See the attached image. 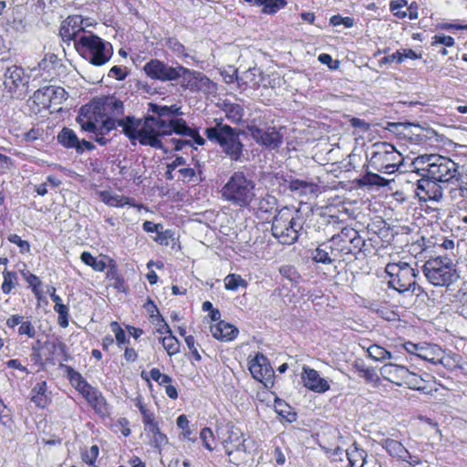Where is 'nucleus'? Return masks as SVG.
Masks as SVG:
<instances>
[{"label": "nucleus", "instance_id": "bf43d9fd", "mask_svg": "<svg viewBox=\"0 0 467 467\" xmlns=\"http://www.w3.org/2000/svg\"><path fill=\"white\" fill-rule=\"evenodd\" d=\"M200 437L203 442L205 448L209 451H213V447L212 445V441H213V433L210 428H204L202 430L200 433Z\"/></svg>", "mask_w": 467, "mask_h": 467}, {"label": "nucleus", "instance_id": "58836bf2", "mask_svg": "<svg viewBox=\"0 0 467 467\" xmlns=\"http://www.w3.org/2000/svg\"><path fill=\"white\" fill-rule=\"evenodd\" d=\"M223 111L227 119L233 123H239L244 118V109L236 103H224Z\"/></svg>", "mask_w": 467, "mask_h": 467}, {"label": "nucleus", "instance_id": "412c9836", "mask_svg": "<svg viewBox=\"0 0 467 467\" xmlns=\"http://www.w3.org/2000/svg\"><path fill=\"white\" fill-rule=\"evenodd\" d=\"M356 234V231L353 229H343L340 234L332 236L327 242L333 249L337 260L351 253V247L349 244V238L348 236Z\"/></svg>", "mask_w": 467, "mask_h": 467}, {"label": "nucleus", "instance_id": "a211bd4d", "mask_svg": "<svg viewBox=\"0 0 467 467\" xmlns=\"http://www.w3.org/2000/svg\"><path fill=\"white\" fill-rule=\"evenodd\" d=\"M276 180L282 181L285 188L289 189L298 196L316 197L319 192L317 184L303 180L285 178L284 175L276 176Z\"/></svg>", "mask_w": 467, "mask_h": 467}, {"label": "nucleus", "instance_id": "2eb2a0df", "mask_svg": "<svg viewBox=\"0 0 467 467\" xmlns=\"http://www.w3.org/2000/svg\"><path fill=\"white\" fill-rule=\"evenodd\" d=\"M87 19H84L81 16H69L61 24L59 29V35L63 41H74L81 36L83 32H88L85 28L88 26Z\"/></svg>", "mask_w": 467, "mask_h": 467}, {"label": "nucleus", "instance_id": "4d7b16f0", "mask_svg": "<svg viewBox=\"0 0 467 467\" xmlns=\"http://www.w3.org/2000/svg\"><path fill=\"white\" fill-rule=\"evenodd\" d=\"M363 181L365 184L369 185L384 186L387 184L386 179L375 173H368L364 176Z\"/></svg>", "mask_w": 467, "mask_h": 467}, {"label": "nucleus", "instance_id": "7c9ffc66", "mask_svg": "<svg viewBox=\"0 0 467 467\" xmlns=\"http://www.w3.org/2000/svg\"><path fill=\"white\" fill-rule=\"evenodd\" d=\"M84 398L98 414L101 416L108 414L109 411L106 400L102 396L101 392L97 389L93 388L91 391H89L88 395Z\"/></svg>", "mask_w": 467, "mask_h": 467}, {"label": "nucleus", "instance_id": "f257e3e1", "mask_svg": "<svg viewBox=\"0 0 467 467\" xmlns=\"http://www.w3.org/2000/svg\"><path fill=\"white\" fill-rule=\"evenodd\" d=\"M412 166L421 176L431 178L443 185L451 183L456 186L451 189V193L462 191L458 164L450 158L439 154H423L413 160Z\"/></svg>", "mask_w": 467, "mask_h": 467}, {"label": "nucleus", "instance_id": "79ce46f5", "mask_svg": "<svg viewBox=\"0 0 467 467\" xmlns=\"http://www.w3.org/2000/svg\"><path fill=\"white\" fill-rule=\"evenodd\" d=\"M163 348L166 350L167 354L171 357L180 352L181 343L180 341L171 334H169L165 337L160 338Z\"/></svg>", "mask_w": 467, "mask_h": 467}, {"label": "nucleus", "instance_id": "4c0bfd02", "mask_svg": "<svg viewBox=\"0 0 467 467\" xmlns=\"http://www.w3.org/2000/svg\"><path fill=\"white\" fill-rule=\"evenodd\" d=\"M403 385H407L411 389L423 392H426L428 389L426 380L416 373L410 372L409 369L407 371Z\"/></svg>", "mask_w": 467, "mask_h": 467}, {"label": "nucleus", "instance_id": "bb28decb", "mask_svg": "<svg viewBox=\"0 0 467 467\" xmlns=\"http://www.w3.org/2000/svg\"><path fill=\"white\" fill-rule=\"evenodd\" d=\"M210 330L214 338L224 341L233 340L238 334V329L235 327L224 321L212 325Z\"/></svg>", "mask_w": 467, "mask_h": 467}, {"label": "nucleus", "instance_id": "ea45409f", "mask_svg": "<svg viewBox=\"0 0 467 467\" xmlns=\"http://www.w3.org/2000/svg\"><path fill=\"white\" fill-rule=\"evenodd\" d=\"M262 71L258 67L249 68L244 71L239 79L243 82V84L253 88H257L259 79H261Z\"/></svg>", "mask_w": 467, "mask_h": 467}, {"label": "nucleus", "instance_id": "72a5a7b5", "mask_svg": "<svg viewBox=\"0 0 467 467\" xmlns=\"http://www.w3.org/2000/svg\"><path fill=\"white\" fill-rule=\"evenodd\" d=\"M117 127H119L118 119L107 118L100 125H98V130L95 133V136H91V139L104 146L109 142V140L105 138V135L115 130Z\"/></svg>", "mask_w": 467, "mask_h": 467}, {"label": "nucleus", "instance_id": "dca6fc26", "mask_svg": "<svg viewBox=\"0 0 467 467\" xmlns=\"http://www.w3.org/2000/svg\"><path fill=\"white\" fill-rule=\"evenodd\" d=\"M443 186L442 183L431 178L422 176V178L417 182L415 194L423 202H438L442 198Z\"/></svg>", "mask_w": 467, "mask_h": 467}, {"label": "nucleus", "instance_id": "c85d7f7f", "mask_svg": "<svg viewBox=\"0 0 467 467\" xmlns=\"http://www.w3.org/2000/svg\"><path fill=\"white\" fill-rule=\"evenodd\" d=\"M380 444L390 456L396 457L400 461H408V457H410L409 451L401 442L396 440L389 438L384 439L380 441Z\"/></svg>", "mask_w": 467, "mask_h": 467}, {"label": "nucleus", "instance_id": "338daca9", "mask_svg": "<svg viewBox=\"0 0 467 467\" xmlns=\"http://www.w3.org/2000/svg\"><path fill=\"white\" fill-rule=\"evenodd\" d=\"M99 455V447L93 445L89 451L83 454V461L88 464H93Z\"/></svg>", "mask_w": 467, "mask_h": 467}, {"label": "nucleus", "instance_id": "9d476101", "mask_svg": "<svg viewBox=\"0 0 467 467\" xmlns=\"http://www.w3.org/2000/svg\"><path fill=\"white\" fill-rule=\"evenodd\" d=\"M386 273L390 277L389 285L400 293L420 289L415 280L418 272L406 262L389 263L386 265Z\"/></svg>", "mask_w": 467, "mask_h": 467}, {"label": "nucleus", "instance_id": "6e6d98bb", "mask_svg": "<svg viewBox=\"0 0 467 467\" xmlns=\"http://www.w3.org/2000/svg\"><path fill=\"white\" fill-rule=\"evenodd\" d=\"M395 16L399 18L409 17L410 20H414L418 18V5L416 3H411L406 12H395Z\"/></svg>", "mask_w": 467, "mask_h": 467}, {"label": "nucleus", "instance_id": "423d86ee", "mask_svg": "<svg viewBox=\"0 0 467 467\" xmlns=\"http://www.w3.org/2000/svg\"><path fill=\"white\" fill-rule=\"evenodd\" d=\"M214 122V126L205 129V136L210 141L217 143L222 151L232 161H240L243 157L244 144L240 140L239 131L217 119Z\"/></svg>", "mask_w": 467, "mask_h": 467}, {"label": "nucleus", "instance_id": "c03bdc74", "mask_svg": "<svg viewBox=\"0 0 467 467\" xmlns=\"http://www.w3.org/2000/svg\"><path fill=\"white\" fill-rule=\"evenodd\" d=\"M80 259L85 265L92 267L94 271L103 272L106 268V263L102 260H98L89 252H83Z\"/></svg>", "mask_w": 467, "mask_h": 467}, {"label": "nucleus", "instance_id": "864d4df0", "mask_svg": "<svg viewBox=\"0 0 467 467\" xmlns=\"http://www.w3.org/2000/svg\"><path fill=\"white\" fill-rule=\"evenodd\" d=\"M286 5L285 0H268L263 12L265 14H275Z\"/></svg>", "mask_w": 467, "mask_h": 467}, {"label": "nucleus", "instance_id": "e2e57ef3", "mask_svg": "<svg viewBox=\"0 0 467 467\" xmlns=\"http://www.w3.org/2000/svg\"><path fill=\"white\" fill-rule=\"evenodd\" d=\"M453 37L445 35H435L433 36L432 45H443L445 47H452L454 45Z\"/></svg>", "mask_w": 467, "mask_h": 467}, {"label": "nucleus", "instance_id": "c756f323", "mask_svg": "<svg viewBox=\"0 0 467 467\" xmlns=\"http://www.w3.org/2000/svg\"><path fill=\"white\" fill-rule=\"evenodd\" d=\"M58 142L67 149H74L78 153H82L83 149L79 146V139L76 132L68 128H63L57 135Z\"/></svg>", "mask_w": 467, "mask_h": 467}, {"label": "nucleus", "instance_id": "f704fd0d", "mask_svg": "<svg viewBox=\"0 0 467 467\" xmlns=\"http://www.w3.org/2000/svg\"><path fill=\"white\" fill-rule=\"evenodd\" d=\"M146 435L149 437L151 445L155 448L161 449L162 446L168 444L167 436L161 431L159 424L144 428Z\"/></svg>", "mask_w": 467, "mask_h": 467}, {"label": "nucleus", "instance_id": "1a4fd4ad", "mask_svg": "<svg viewBox=\"0 0 467 467\" xmlns=\"http://www.w3.org/2000/svg\"><path fill=\"white\" fill-rule=\"evenodd\" d=\"M402 162V156L393 145L386 142L372 145L369 164L376 171L392 174Z\"/></svg>", "mask_w": 467, "mask_h": 467}, {"label": "nucleus", "instance_id": "a19ab883", "mask_svg": "<svg viewBox=\"0 0 467 467\" xmlns=\"http://www.w3.org/2000/svg\"><path fill=\"white\" fill-rule=\"evenodd\" d=\"M32 101L39 109L50 108L52 105L50 91L47 90V87L37 89L34 92Z\"/></svg>", "mask_w": 467, "mask_h": 467}, {"label": "nucleus", "instance_id": "ddd939ff", "mask_svg": "<svg viewBox=\"0 0 467 467\" xmlns=\"http://www.w3.org/2000/svg\"><path fill=\"white\" fill-rule=\"evenodd\" d=\"M143 69L151 79L164 82L179 79L182 66L171 67L159 59H151L145 64Z\"/></svg>", "mask_w": 467, "mask_h": 467}, {"label": "nucleus", "instance_id": "393cba45", "mask_svg": "<svg viewBox=\"0 0 467 467\" xmlns=\"http://www.w3.org/2000/svg\"><path fill=\"white\" fill-rule=\"evenodd\" d=\"M310 256L315 263L323 265H331L338 261L328 242H324L312 250Z\"/></svg>", "mask_w": 467, "mask_h": 467}, {"label": "nucleus", "instance_id": "3c124183", "mask_svg": "<svg viewBox=\"0 0 467 467\" xmlns=\"http://www.w3.org/2000/svg\"><path fill=\"white\" fill-rule=\"evenodd\" d=\"M280 274L291 282L296 283L300 278L296 269L292 265H283L279 269Z\"/></svg>", "mask_w": 467, "mask_h": 467}, {"label": "nucleus", "instance_id": "052dcab7", "mask_svg": "<svg viewBox=\"0 0 467 467\" xmlns=\"http://www.w3.org/2000/svg\"><path fill=\"white\" fill-rule=\"evenodd\" d=\"M424 343L415 344L410 341L405 342L402 347L403 348L411 355H415L418 358H420L421 351L423 348Z\"/></svg>", "mask_w": 467, "mask_h": 467}, {"label": "nucleus", "instance_id": "0e129e2a", "mask_svg": "<svg viewBox=\"0 0 467 467\" xmlns=\"http://www.w3.org/2000/svg\"><path fill=\"white\" fill-rule=\"evenodd\" d=\"M108 76L117 80H123L127 77V72L124 67L114 66L109 69Z\"/></svg>", "mask_w": 467, "mask_h": 467}, {"label": "nucleus", "instance_id": "13d9d810", "mask_svg": "<svg viewBox=\"0 0 467 467\" xmlns=\"http://www.w3.org/2000/svg\"><path fill=\"white\" fill-rule=\"evenodd\" d=\"M354 368L358 372L360 377L365 378L367 380H371L374 375L373 369L368 368L364 363L362 362H356L354 364Z\"/></svg>", "mask_w": 467, "mask_h": 467}, {"label": "nucleus", "instance_id": "b1692460", "mask_svg": "<svg viewBox=\"0 0 467 467\" xmlns=\"http://www.w3.org/2000/svg\"><path fill=\"white\" fill-rule=\"evenodd\" d=\"M24 78L23 68L13 65L8 67L5 72L4 84L10 92H14L16 88L25 85Z\"/></svg>", "mask_w": 467, "mask_h": 467}, {"label": "nucleus", "instance_id": "473e14b6", "mask_svg": "<svg viewBox=\"0 0 467 467\" xmlns=\"http://www.w3.org/2000/svg\"><path fill=\"white\" fill-rule=\"evenodd\" d=\"M117 127H119L118 119L107 118L100 125H98V130L95 133V136H91V139L104 146L109 142V140L105 138V135L115 130Z\"/></svg>", "mask_w": 467, "mask_h": 467}, {"label": "nucleus", "instance_id": "e433bc0d", "mask_svg": "<svg viewBox=\"0 0 467 467\" xmlns=\"http://www.w3.org/2000/svg\"><path fill=\"white\" fill-rule=\"evenodd\" d=\"M88 113V109L82 108L80 115L77 118V122L80 125L82 130L90 132L95 136L98 130V124L93 117Z\"/></svg>", "mask_w": 467, "mask_h": 467}, {"label": "nucleus", "instance_id": "39448f33", "mask_svg": "<svg viewBox=\"0 0 467 467\" xmlns=\"http://www.w3.org/2000/svg\"><path fill=\"white\" fill-rule=\"evenodd\" d=\"M214 122V126L205 129V136L210 141L217 143L222 151L232 161H240L243 157L244 144L240 140L239 131L217 119Z\"/></svg>", "mask_w": 467, "mask_h": 467}, {"label": "nucleus", "instance_id": "5fc2aeb1", "mask_svg": "<svg viewBox=\"0 0 467 467\" xmlns=\"http://www.w3.org/2000/svg\"><path fill=\"white\" fill-rule=\"evenodd\" d=\"M106 204L113 207H123L129 203V199L119 195H109L104 197Z\"/></svg>", "mask_w": 467, "mask_h": 467}, {"label": "nucleus", "instance_id": "7ed1b4c3", "mask_svg": "<svg viewBox=\"0 0 467 467\" xmlns=\"http://www.w3.org/2000/svg\"><path fill=\"white\" fill-rule=\"evenodd\" d=\"M155 123L153 116L145 117L143 122L132 116L118 119V126L122 128V132L131 144L135 145L136 140H139L141 145L163 149L161 140L156 137Z\"/></svg>", "mask_w": 467, "mask_h": 467}, {"label": "nucleus", "instance_id": "cd10ccee", "mask_svg": "<svg viewBox=\"0 0 467 467\" xmlns=\"http://www.w3.org/2000/svg\"><path fill=\"white\" fill-rule=\"evenodd\" d=\"M149 111H151L154 114L153 119L155 120H161V119H176V116L182 115L181 108L177 107L176 105L168 107L150 103Z\"/></svg>", "mask_w": 467, "mask_h": 467}, {"label": "nucleus", "instance_id": "8fccbe9b", "mask_svg": "<svg viewBox=\"0 0 467 467\" xmlns=\"http://www.w3.org/2000/svg\"><path fill=\"white\" fill-rule=\"evenodd\" d=\"M54 310L58 314V324L62 327L68 326V307L64 305L54 306Z\"/></svg>", "mask_w": 467, "mask_h": 467}, {"label": "nucleus", "instance_id": "6ab92c4d", "mask_svg": "<svg viewBox=\"0 0 467 467\" xmlns=\"http://www.w3.org/2000/svg\"><path fill=\"white\" fill-rule=\"evenodd\" d=\"M182 78V86L191 91L210 90L213 82L202 73L191 70L182 67L180 71V78Z\"/></svg>", "mask_w": 467, "mask_h": 467}, {"label": "nucleus", "instance_id": "774afa93", "mask_svg": "<svg viewBox=\"0 0 467 467\" xmlns=\"http://www.w3.org/2000/svg\"><path fill=\"white\" fill-rule=\"evenodd\" d=\"M8 241L10 243L17 244L21 248L22 251H26V252L29 251L30 245L28 244V242L22 240L21 237L16 234H10L8 236Z\"/></svg>", "mask_w": 467, "mask_h": 467}, {"label": "nucleus", "instance_id": "2f4dec72", "mask_svg": "<svg viewBox=\"0 0 467 467\" xmlns=\"http://www.w3.org/2000/svg\"><path fill=\"white\" fill-rule=\"evenodd\" d=\"M117 127H119L118 119L107 118L100 125H98V130L95 133V136H91V139L104 146L109 142V140L105 138V135L115 130Z\"/></svg>", "mask_w": 467, "mask_h": 467}, {"label": "nucleus", "instance_id": "f8f14e48", "mask_svg": "<svg viewBox=\"0 0 467 467\" xmlns=\"http://www.w3.org/2000/svg\"><path fill=\"white\" fill-rule=\"evenodd\" d=\"M216 432L228 456L234 451H246L244 433L231 422L217 424Z\"/></svg>", "mask_w": 467, "mask_h": 467}, {"label": "nucleus", "instance_id": "f03ea898", "mask_svg": "<svg viewBox=\"0 0 467 467\" xmlns=\"http://www.w3.org/2000/svg\"><path fill=\"white\" fill-rule=\"evenodd\" d=\"M304 223L299 209L285 206L273 218L272 234L282 244H293L297 241Z\"/></svg>", "mask_w": 467, "mask_h": 467}, {"label": "nucleus", "instance_id": "69168bd1", "mask_svg": "<svg viewBox=\"0 0 467 467\" xmlns=\"http://www.w3.org/2000/svg\"><path fill=\"white\" fill-rule=\"evenodd\" d=\"M185 343H186L188 348L190 349L192 355L193 356L194 359L196 361H200L202 359V357L195 347L194 337L192 336L185 337Z\"/></svg>", "mask_w": 467, "mask_h": 467}, {"label": "nucleus", "instance_id": "aec40b11", "mask_svg": "<svg viewBox=\"0 0 467 467\" xmlns=\"http://www.w3.org/2000/svg\"><path fill=\"white\" fill-rule=\"evenodd\" d=\"M301 379L306 389L317 393H324L330 388L328 381L321 378L318 371L306 366L303 367Z\"/></svg>", "mask_w": 467, "mask_h": 467}, {"label": "nucleus", "instance_id": "9b49d317", "mask_svg": "<svg viewBox=\"0 0 467 467\" xmlns=\"http://www.w3.org/2000/svg\"><path fill=\"white\" fill-rule=\"evenodd\" d=\"M156 137L161 140L162 136L176 133L191 138L197 145H203L205 140L195 129H192L183 119H167L156 120Z\"/></svg>", "mask_w": 467, "mask_h": 467}, {"label": "nucleus", "instance_id": "f3484780", "mask_svg": "<svg viewBox=\"0 0 467 467\" xmlns=\"http://www.w3.org/2000/svg\"><path fill=\"white\" fill-rule=\"evenodd\" d=\"M249 370L253 378L262 382L265 386H267L268 383L272 384L274 370L268 359L263 354L257 353L250 361Z\"/></svg>", "mask_w": 467, "mask_h": 467}, {"label": "nucleus", "instance_id": "a18cd8bd", "mask_svg": "<svg viewBox=\"0 0 467 467\" xmlns=\"http://www.w3.org/2000/svg\"><path fill=\"white\" fill-rule=\"evenodd\" d=\"M368 356L378 361L392 358V355L389 351L379 345H372L368 348Z\"/></svg>", "mask_w": 467, "mask_h": 467}, {"label": "nucleus", "instance_id": "09e8293b", "mask_svg": "<svg viewBox=\"0 0 467 467\" xmlns=\"http://www.w3.org/2000/svg\"><path fill=\"white\" fill-rule=\"evenodd\" d=\"M4 281L1 289L4 294L8 295L15 287V282L16 280V274L11 271H4L3 273Z\"/></svg>", "mask_w": 467, "mask_h": 467}, {"label": "nucleus", "instance_id": "603ef678", "mask_svg": "<svg viewBox=\"0 0 467 467\" xmlns=\"http://www.w3.org/2000/svg\"><path fill=\"white\" fill-rule=\"evenodd\" d=\"M330 23L334 26H343L345 28H350L354 25V20L349 16L343 17L339 15H336L331 16Z\"/></svg>", "mask_w": 467, "mask_h": 467}, {"label": "nucleus", "instance_id": "c9c22d12", "mask_svg": "<svg viewBox=\"0 0 467 467\" xmlns=\"http://www.w3.org/2000/svg\"><path fill=\"white\" fill-rule=\"evenodd\" d=\"M347 456L348 460L349 462L350 467H363L366 459H367V452L362 450L358 449L356 444H353L347 450Z\"/></svg>", "mask_w": 467, "mask_h": 467}, {"label": "nucleus", "instance_id": "4be33fe9", "mask_svg": "<svg viewBox=\"0 0 467 467\" xmlns=\"http://www.w3.org/2000/svg\"><path fill=\"white\" fill-rule=\"evenodd\" d=\"M253 139L267 148L275 149L281 143V136L278 131L274 128L271 130H262L257 127H251L249 129Z\"/></svg>", "mask_w": 467, "mask_h": 467}, {"label": "nucleus", "instance_id": "de8ad7c7", "mask_svg": "<svg viewBox=\"0 0 467 467\" xmlns=\"http://www.w3.org/2000/svg\"><path fill=\"white\" fill-rule=\"evenodd\" d=\"M165 46L178 57H188L185 47L175 37H169L165 40Z\"/></svg>", "mask_w": 467, "mask_h": 467}, {"label": "nucleus", "instance_id": "6e6552de", "mask_svg": "<svg viewBox=\"0 0 467 467\" xmlns=\"http://www.w3.org/2000/svg\"><path fill=\"white\" fill-rule=\"evenodd\" d=\"M427 280L433 285L445 286L457 279L455 265L448 256H436L429 259L423 265Z\"/></svg>", "mask_w": 467, "mask_h": 467}, {"label": "nucleus", "instance_id": "4468645a", "mask_svg": "<svg viewBox=\"0 0 467 467\" xmlns=\"http://www.w3.org/2000/svg\"><path fill=\"white\" fill-rule=\"evenodd\" d=\"M420 358L434 365H442L444 368L451 370L458 365V360L455 358L454 355H451V357L446 355L445 351L435 344L424 343Z\"/></svg>", "mask_w": 467, "mask_h": 467}, {"label": "nucleus", "instance_id": "37998d69", "mask_svg": "<svg viewBox=\"0 0 467 467\" xmlns=\"http://www.w3.org/2000/svg\"><path fill=\"white\" fill-rule=\"evenodd\" d=\"M247 282L240 275L229 274L224 278V286L227 290L235 291L239 287H246Z\"/></svg>", "mask_w": 467, "mask_h": 467}, {"label": "nucleus", "instance_id": "0eeeda50", "mask_svg": "<svg viewBox=\"0 0 467 467\" xmlns=\"http://www.w3.org/2000/svg\"><path fill=\"white\" fill-rule=\"evenodd\" d=\"M75 49L84 59L97 67L105 65L113 55L112 45L90 31L79 36Z\"/></svg>", "mask_w": 467, "mask_h": 467}, {"label": "nucleus", "instance_id": "49530a36", "mask_svg": "<svg viewBox=\"0 0 467 467\" xmlns=\"http://www.w3.org/2000/svg\"><path fill=\"white\" fill-rule=\"evenodd\" d=\"M47 90L50 91V99L52 104L60 105L67 98V93L61 87L47 86Z\"/></svg>", "mask_w": 467, "mask_h": 467}, {"label": "nucleus", "instance_id": "680f3d73", "mask_svg": "<svg viewBox=\"0 0 467 467\" xmlns=\"http://www.w3.org/2000/svg\"><path fill=\"white\" fill-rule=\"evenodd\" d=\"M18 334L32 338L36 336V329L30 321H22L18 328Z\"/></svg>", "mask_w": 467, "mask_h": 467}, {"label": "nucleus", "instance_id": "20e7f679", "mask_svg": "<svg viewBox=\"0 0 467 467\" xmlns=\"http://www.w3.org/2000/svg\"><path fill=\"white\" fill-rule=\"evenodd\" d=\"M221 195L232 205L246 208L255 197V183L243 171H234L223 186Z\"/></svg>", "mask_w": 467, "mask_h": 467}, {"label": "nucleus", "instance_id": "a878e982", "mask_svg": "<svg viewBox=\"0 0 467 467\" xmlns=\"http://www.w3.org/2000/svg\"><path fill=\"white\" fill-rule=\"evenodd\" d=\"M30 400L39 409L46 408L51 402L46 381L37 382L30 391Z\"/></svg>", "mask_w": 467, "mask_h": 467}, {"label": "nucleus", "instance_id": "5701e85b", "mask_svg": "<svg viewBox=\"0 0 467 467\" xmlns=\"http://www.w3.org/2000/svg\"><path fill=\"white\" fill-rule=\"evenodd\" d=\"M407 371L408 368L406 367L394 363L385 364L379 369L380 376L384 379L397 386L403 385Z\"/></svg>", "mask_w": 467, "mask_h": 467}]
</instances>
